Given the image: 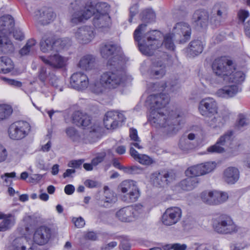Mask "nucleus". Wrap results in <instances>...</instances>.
Returning <instances> with one entry per match:
<instances>
[{
  "instance_id": "obj_1",
  "label": "nucleus",
  "mask_w": 250,
  "mask_h": 250,
  "mask_svg": "<svg viewBox=\"0 0 250 250\" xmlns=\"http://www.w3.org/2000/svg\"><path fill=\"white\" fill-rule=\"evenodd\" d=\"M169 96L165 94L149 95L146 103L150 108L148 120L152 125L156 127H163L168 137L175 135L181 129L180 125L183 123L184 118L179 111H173L167 116L163 111L166 105L169 103Z\"/></svg>"
},
{
  "instance_id": "obj_2",
  "label": "nucleus",
  "mask_w": 250,
  "mask_h": 250,
  "mask_svg": "<svg viewBox=\"0 0 250 250\" xmlns=\"http://www.w3.org/2000/svg\"><path fill=\"white\" fill-rule=\"evenodd\" d=\"M69 8L70 14V22L73 24H77L87 20L93 15V25L96 28H101L108 27L110 24V17L108 13L110 6L106 2H100L96 5V12L93 6L85 7L83 0H69Z\"/></svg>"
},
{
  "instance_id": "obj_3",
  "label": "nucleus",
  "mask_w": 250,
  "mask_h": 250,
  "mask_svg": "<svg viewBox=\"0 0 250 250\" xmlns=\"http://www.w3.org/2000/svg\"><path fill=\"white\" fill-rule=\"evenodd\" d=\"M146 24H140L134 31V38L138 42L139 50L148 56L152 55L154 51L160 47L162 42L160 41L163 37L162 33L158 30H153L146 34Z\"/></svg>"
},
{
  "instance_id": "obj_4",
  "label": "nucleus",
  "mask_w": 250,
  "mask_h": 250,
  "mask_svg": "<svg viewBox=\"0 0 250 250\" xmlns=\"http://www.w3.org/2000/svg\"><path fill=\"white\" fill-rule=\"evenodd\" d=\"M118 190L124 194L121 195L122 200L127 203L136 202L141 195V191L136 182L131 180L122 182L118 186Z\"/></svg>"
},
{
  "instance_id": "obj_5",
  "label": "nucleus",
  "mask_w": 250,
  "mask_h": 250,
  "mask_svg": "<svg viewBox=\"0 0 250 250\" xmlns=\"http://www.w3.org/2000/svg\"><path fill=\"white\" fill-rule=\"evenodd\" d=\"M213 227L216 232L222 234H232L236 233L239 229L231 217L226 214L217 217L213 222Z\"/></svg>"
},
{
  "instance_id": "obj_6",
  "label": "nucleus",
  "mask_w": 250,
  "mask_h": 250,
  "mask_svg": "<svg viewBox=\"0 0 250 250\" xmlns=\"http://www.w3.org/2000/svg\"><path fill=\"white\" fill-rule=\"evenodd\" d=\"M211 67L213 72L216 76L223 78L224 81L235 69L232 61L225 57L215 59L212 63Z\"/></svg>"
},
{
  "instance_id": "obj_7",
  "label": "nucleus",
  "mask_w": 250,
  "mask_h": 250,
  "mask_svg": "<svg viewBox=\"0 0 250 250\" xmlns=\"http://www.w3.org/2000/svg\"><path fill=\"white\" fill-rule=\"evenodd\" d=\"M31 129L30 124L25 121H20L12 124L8 129L9 138L19 140L28 135Z\"/></svg>"
},
{
  "instance_id": "obj_8",
  "label": "nucleus",
  "mask_w": 250,
  "mask_h": 250,
  "mask_svg": "<svg viewBox=\"0 0 250 250\" xmlns=\"http://www.w3.org/2000/svg\"><path fill=\"white\" fill-rule=\"evenodd\" d=\"M101 80L108 89H114L121 85L124 81L123 76L115 69L109 70L103 72Z\"/></svg>"
},
{
  "instance_id": "obj_9",
  "label": "nucleus",
  "mask_w": 250,
  "mask_h": 250,
  "mask_svg": "<svg viewBox=\"0 0 250 250\" xmlns=\"http://www.w3.org/2000/svg\"><path fill=\"white\" fill-rule=\"evenodd\" d=\"M101 56L103 58L108 59V65H114L121 57V48L120 47L108 43L103 44L100 48Z\"/></svg>"
},
{
  "instance_id": "obj_10",
  "label": "nucleus",
  "mask_w": 250,
  "mask_h": 250,
  "mask_svg": "<svg viewBox=\"0 0 250 250\" xmlns=\"http://www.w3.org/2000/svg\"><path fill=\"white\" fill-rule=\"evenodd\" d=\"M218 104L213 98L207 97L203 99L199 103L198 110L203 116L208 117L217 113Z\"/></svg>"
},
{
  "instance_id": "obj_11",
  "label": "nucleus",
  "mask_w": 250,
  "mask_h": 250,
  "mask_svg": "<svg viewBox=\"0 0 250 250\" xmlns=\"http://www.w3.org/2000/svg\"><path fill=\"white\" fill-rule=\"evenodd\" d=\"M228 197L226 193L218 191H205L201 194L202 201L209 205L220 204L226 201Z\"/></svg>"
},
{
  "instance_id": "obj_12",
  "label": "nucleus",
  "mask_w": 250,
  "mask_h": 250,
  "mask_svg": "<svg viewBox=\"0 0 250 250\" xmlns=\"http://www.w3.org/2000/svg\"><path fill=\"white\" fill-rule=\"evenodd\" d=\"M67 136L74 142H83L84 143H90L91 138L95 134L94 129L85 131L83 134H79L78 131L74 127H67L65 130Z\"/></svg>"
},
{
  "instance_id": "obj_13",
  "label": "nucleus",
  "mask_w": 250,
  "mask_h": 250,
  "mask_svg": "<svg viewBox=\"0 0 250 250\" xmlns=\"http://www.w3.org/2000/svg\"><path fill=\"white\" fill-rule=\"evenodd\" d=\"M125 118L121 113L115 111L107 112L104 119V124L107 129H116L119 125L120 123L125 121Z\"/></svg>"
},
{
  "instance_id": "obj_14",
  "label": "nucleus",
  "mask_w": 250,
  "mask_h": 250,
  "mask_svg": "<svg viewBox=\"0 0 250 250\" xmlns=\"http://www.w3.org/2000/svg\"><path fill=\"white\" fill-rule=\"evenodd\" d=\"M232 135V131H228L219 138L215 144L208 148V152L211 153H221L225 152L224 146L230 144Z\"/></svg>"
},
{
  "instance_id": "obj_15",
  "label": "nucleus",
  "mask_w": 250,
  "mask_h": 250,
  "mask_svg": "<svg viewBox=\"0 0 250 250\" xmlns=\"http://www.w3.org/2000/svg\"><path fill=\"white\" fill-rule=\"evenodd\" d=\"M182 210L179 208H169L166 209L162 216V223L166 226L174 225L180 220Z\"/></svg>"
},
{
  "instance_id": "obj_16",
  "label": "nucleus",
  "mask_w": 250,
  "mask_h": 250,
  "mask_svg": "<svg viewBox=\"0 0 250 250\" xmlns=\"http://www.w3.org/2000/svg\"><path fill=\"white\" fill-rule=\"evenodd\" d=\"M196 138V135L193 133H185L182 135L178 142V147L183 153L187 154L193 150L195 145L193 141Z\"/></svg>"
},
{
  "instance_id": "obj_17",
  "label": "nucleus",
  "mask_w": 250,
  "mask_h": 250,
  "mask_svg": "<svg viewBox=\"0 0 250 250\" xmlns=\"http://www.w3.org/2000/svg\"><path fill=\"white\" fill-rule=\"evenodd\" d=\"M41 60L46 65L56 69L62 68L66 66L67 59L59 54H55L48 57L40 56Z\"/></svg>"
},
{
  "instance_id": "obj_18",
  "label": "nucleus",
  "mask_w": 250,
  "mask_h": 250,
  "mask_svg": "<svg viewBox=\"0 0 250 250\" xmlns=\"http://www.w3.org/2000/svg\"><path fill=\"white\" fill-rule=\"evenodd\" d=\"M75 37L80 43H89L94 37L93 28L88 26L79 28L75 32Z\"/></svg>"
},
{
  "instance_id": "obj_19",
  "label": "nucleus",
  "mask_w": 250,
  "mask_h": 250,
  "mask_svg": "<svg viewBox=\"0 0 250 250\" xmlns=\"http://www.w3.org/2000/svg\"><path fill=\"white\" fill-rule=\"evenodd\" d=\"M70 83L73 88L78 90H83L88 87L89 83L86 74L83 72H76L71 76Z\"/></svg>"
},
{
  "instance_id": "obj_20",
  "label": "nucleus",
  "mask_w": 250,
  "mask_h": 250,
  "mask_svg": "<svg viewBox=\"0 0 250 250\" xmlns=\"http://www.w3.org/2000/svg\"><path fill=\"white\" fill-rule=\"evenodd\" d=\"M174 178V175L172 171H162L155 172L151 176V179L156 186L163 187L167 184Z\"/></svg>"
},
{
  "instance_id": "obj_21",
  "label": "nucleus",
  "mask_w": 250,
  "mask_h": 250,
  "mask_svg": "<svg viewBox=\"0 0 250 250\" xmlns=\"http://www.w3.org/2000/svg\"><path fill=\"white\" fill-rule=\"evenodd\" d=\"M173 33L182 38L179 40L180 43H184L189 40L191 36V28L189 25L185 22L177 23L173 29Z\"/></svg>"
},
{
  "instance_id": "obj_22",
  "label": "nucleus",
  "mask_w": 250,
  "mask_h": 250,
  "mask_svg": "<svg viewBox=\"0 0 250 250\" xmlns=\"http://www.w3.org/2000/svg\"><path fill=\"white\" fill-rule=\"evenodd\" d=\"M51 235L50 229L47 227L42 226L38 228L35 231L33 241L38 245H43L48 242Z\"/></svg>"
},
{
  "instance_id": "obj_23",
  "label": "nucleus",
  "mask_w": 250,
  "mask_h": 250,
  "mask_svg": "<svg viewBox=\"0 0 250 250\" xmlns=\"http://www.w3.org/2000/svg\"><path fill=\"white\" fill-rule=\"evenodd\" d=\"M64 41L62 39H58L56 41L51 36H44L40 42L41 50L44 53L48 52L52 50L57 44H60L62 47L65 46L63 42Z\"/></svg>"
},
{
  "instance_id": "obj_24",
  "label": "nucleus",
  "mask_w": 250,
  "mask_h": 250,
  "mask_svg": "<svg viewBox=\"0 0 250 250\" xmlns=\"http://www.w3.org/2000/svg\"><path fill=\"white\" fill-rule=\"evenodd\" d=\"M72 122L78 126H82L84 128L89 127L91 125V118L86 113L81 111L74 112L71 116Z\"/></svg>"
},
{
  "instance_id": "obj_25",
  "label": "nucleus",
  "mask_w": 250,
  "mask_h": 250,
  "mask_svg": "<svg viewBox=\"0 0 250 250\" xmlns=\"http://www.w3.org/2000/svg\"><path fill=\"white\" fill-rule=\"evenodd\" d=\"M240 91L241 89L236 84L227 85L218 89L215 95L220 98L229 99L233 97Z\"/></svg>"
},
{
  "instance_id": "obj_26",
  "label": "nucleus",
  "mask_w": 250,
  "mask_h": 250,
  "mask_svg": "<svg viewBox=\"0 0 250 250\" xmlns=\"http://www.w3.org/2000/svg\"><path fill=\"white\" fill-rule=\"evenodd\" d=\"M133 209L131 207L127 206L119 209L116 212V217L123 222H130L134 221Z\"/></svg>"
},
{
  "instance_id": "obj_27",
  "label": "nucleus",
  "mask_w": 250,
  "mask_h": 250,
  "mask_svg": "<svg viewBox=\"0 0 250 250\" xmlns=\"http://www.w3.org/2000/svg\"><path fill=\"white\" fill-rule=\"evenodd\" d=\"M40 15L38 18L39 21L42 24H47L53 21L56 15L52 9L50 8L44 7L38 12Z\"/></svg>"
},
{
  "instance_id": "obj_28",
  "label": "nucleus",
  "mask_w": 250,
  "mask_h": 250,
  "mask_svg": "<svg viewBox=\"0 0 250 250\" xmlns=\"http://www.w3.org/2000/svg\"><path fill=\"white\" fill-rule=\"evenodd\" d=\"M208 20V14L205 10H196L193 15L192 21L202 27L205 26Z\"/></svg>"
},
{
  "instance_id": "obj_29",
  "label": "nucleus",
  "mask_w": 250,
  "mask_h": 250,
  "mask_svg": "<svg viewBox=\"0 0 250 250\" xmlns=\"http://www.w3.org/2000/svg\"><path fill=\"white\" fill-rule=\"evenodd\" d=\"M14 223V217L12 214H5L0 212V231H5L9 229Z\"/></svg>"
},
{
  "instance_id": "obj_30",
  "label": "nucleus",
  "mask_w": 250,
  "mask_h": 250,
  "mask_svg": "<svg viewBox=\"0 0 250 250\" xmlns=\"http://www.w3.org/2000/svg\"><path fill=\"white\" fill-rule=\"evenodd\" d=\"M239 178V171L234 167H229L224 172V178L228 184H234L238 181Z\"/></svg>"
},
{
  "instance_id": "obj_31",
  "label": "nucleus",
  "mask_w": 250,
  "mask_h": 250,
  "mask_svg": "<svg viewBox=\"0 0 250 250\" xmlns=\"http://www.w3.org/2000/svg\"><path fill=\"white\" fill-rule=\"evenodd\" d=\"M95 58L91 55H85L80 60L78 66L82 69L89 70L94 66Z\"/></svg>"
},
{
  "instance_id": "obj_32",
  "label": "nucleus",
  "mask_w": 250,
  "mask_h": 250,
  "mask_svg": "<svg viewBox=\"0 0 250 250\" xmlns=\"http://www.w3.org/2000/svg\"><path fill=\"white\" fill-rule=\"evenodd\" d=\"M203 44L199 40L191 42L187 49V51L191 57H194L201 53L203 50Z\"/></svg>"
},
{
  "instance_id": "obj_33",
  "label": "nucleus",
  "mask_w": 250,
  "mask_h": 250,
  "mask_svg": "<svg viewBox=\"0 0 250 250\" xmlns=\"http://www.w3.org/2000/svg\"><path fill=\"white\" fill-rule=\"evenodd\" d=\"M90 91L97 95H100L104 93L107 88V86L104 84V82L99 79L95 80L89 84Z\"/></svg>"
},
{
  "instance_id": "obj_34",
  "label": "nucleus",
  "mask_w": 250,
  "mask_h": 250,
  "mask_svg": "<svg viewBox=\"0 0 250 250\" xmlns=\"http://www.w3.org/2000/svg\"><path fill=\"white\" fill-rule=\"evenodd\" d=\"M199 183L198 178L188 177L180 183L181 188L184 190H191L196 187Z\"/></svg>"
},
{
  "instance_id": "obj_35",
  "label": "nucleus",
  "mask_w": 250,
  "mask_h": 250,
  "mask_svg": "<svg viewBox=\"0 0 250 250\" xmlns=\"http://www.w3.org/2000/svg\"><path fill=\"white\" fill-rule=\"evenodd\" d=\"M15 25V22L13 18L9 15L2 16L0 18V26L3 27L2 30L8 32H11V30Z\"/></svg>"
},
{
  "instance_id": "obj_36",
  "label": "nucleus",
  "mask_w": 250,
  "mask_h": 250,
  "mask_svg": "<svg viewBox=\"0 0 250 250\" xmlns=\"http://www.w3.org/2000/svg\"><path fill=\"white\" fill-rule=\"evenodd\" d=\"M14 68V64L11 60L7 57L0 58V72L6 74L11 72Z\"/></svg>"
},
{
  "instance_id": "obj_37",
  "label": "nucleus",
  "mask_w": 250,
  "mask_h": 250,
  "mask_svg": "<svg viewBox=\"0 0 250 250\" xmlns=\"http://www.w3.org/2000/svg\"><path fill=\"white\" fill-rule=\"evenodd\" d=\"M14 47L11 41L6 37L0 36V51L4 53L14 51Z\"/></svg>"
},
{
  "instance_id": "obj_38",
  "label": "nucleus",
  "mask_w": 250,
  "mask_h": 250,
  "mask_svg": "<svg viewBox=\"0 0 250 250\" xmlns=\"http://www.w3.org/2000/svg\"><path fill=\"white\" fill-rule=\"evenodd\" d=\"M245 78L244 73L240 71H236L235 68V69L232 71L230 76L225 81L229 83H239L244 82Z\"/></svg>"
},
{
  "instance_id": "obj_39",
  "label": "nucleus",
  "mask_w": 250,
  "mask_h": 250,
  "mask_svg": "<svg viewBox=\"0 0 250 250\" xmlns=\"http://www.w3.org/2000/svg\"><path fill=\"white\" fill-rule=\"evenodd\" d=\"M165 72V66L163 64H154L150 71V75L153 78L157 79L163 77Z\"/></svg>"
},
{
  "instance_id": "obj_40",
  "label": "nucleus",
  "mask_w": 250,
  "mask_h": 250,
  "mask_svg": "<svg viewBox=\"0 0 250 250\" xmlns=\"http://www.w3.org/2000/svg\"><path fill=\"white\" fill-rule=\"evenodd\" d=\"M186 174L190 177L197 178L203 175V170H202L200 164H199L188 167L186 171Z\"/></svg>"
},
{
  "instance_id": "obj_41",
  "label": "nucleus",
  "mask_w": 250,
  "mask_h": 250,
  "mask_svg": "<svg viewBox=\"0 0 250 250\" xmlns=\"http://www.w3.org/2000/svg\"><path fill=\"white\" fill-rule=\"evenodd\" d=\"M129 137L132 141H134V142L131 143V146H133L138 149L143 148V146L140 144L141 141L138 136V132L136 129L130 128Z\"/></svg>"
},
{
  "instance_id": "obj_42",
  "label": "nucleus",
  "mask_w": 250,
  "mask_h": 250,
  "mask_svg": "<svg viewBox=\"0 0 250 250\" xmlns=\"http://www.w3.org/2000/svg\"><path fill=\"white\" fill-rule=\"evenodd\" d=\"M225 123V120L224 117L221 116H217L208 121V124L210 127L216 128L222 127Z\"/></svg>"
},
{
  "instance_id": "obj_43",
  "label": "nucleus",
  "mask_w": 250,
  "mask_h": 250,
  "mask_svg": "<svg viewBox=\"0 0 250 250\" xmlns=\"http://www.w3.org/2000/svg\"><path fill=\"white\" fill-rule=\"evenodd\" d=\"M12 107L7 104H0V121L8 118L12 114Z\"/></svg>"
},
{
  "instance_id": "obj_44",
  "label": "nucleus",
  "mask_w": 250,
  "mask_h": 250,
  "mask_svg": "<svg viewBox=\"0 0 250 250\" xmlns=\"http://www.w3.org/2000/svg\"><path fill=\"white\" fill-rule=\"evenodd\" d=\"M174 33L167 34L164 37L163 44L166 48L170 50H174L175 45L173 42V38L176 39L177 37Z\"/></svg>"
},
{
  "instance_id": "obj_45",
  "label": "nucleus",
  "mask_w": 250,
  "mask_h": 250,
  "mask_svg": "<svg viewBox=\"0 0 250 250\" xmlns=\"http://www.w3.org/2000/svg\"><path fill=\"white\" fill-rule=\"evenodd\" d=\"M36 44V41L34 39H31L29 40L26 45L20 50L21 55L22 56L27 55L31 50L33 49V47Z\"/></svg>"
},
{
  "instance_id": "obj_46",
  "label": "nucleus",
  "mask_w": 250,
  "mask_h": 250,
  "mask_svg": "<svg viewBox=\"0 0 250 250\" xmlns=\"http://www.w3.org/2000/svg\"><path fill=\"white\" fill-rule=\"evenodd\" d=\"M200 166L203 170V175H205L213 171L216 167V164L214 162H208L200 164Z\"/></svg>"
},
{
  "instance_id": "obj_47",
  "label": "nucleus",
  "mask_w": 250,
  "mask_h": 250,
  "mask_svg": "<svg viewBox=\"0 0 250 250\" xmlns=\"http://www.w3.org/2000/svg\"><path fill=\"white\" fill-rule=\"evenodd\" d=\"M142 20L146 22H151L155 18L154 11L151 9H146L142 12Z\"/></svg>"
},
{
  "instance_id": "obj_48",
  "label": "nucleus",
  "mask_w": 250,
  "mask_h": 250,
  "mask_svg": "<svg viewBox=\"0 0 250 250\" xmlns=\"http://www.w3.org/2000/svg\"><path fill=\"white\" fill-rule=\"evenodd\" d=\"M104 203L107 204H112L115 203L117 198L112 191L104 192Z\"/></svg>"
},
{
  "instance_id": "obj_49",
  "label": "nucleus",
  "mask_w": 250,
  "mask_h": 250,
  "mask_svg": "<svg viewBox=\"0 0 250 250\" xmlns=\"http://www.w3.org/2000/svg\"><path fill=\"white\" fill-rule=\"evenodd\" d=\"M137 161L141 164L146 166L150 165L154 162L151 157L145 154L140 156Z\"/></svg>"
},
{
  "instance_id": "obj_50",
  "label": "nucleus",
  "mask_w": 250,
  "mask_h": 250,
  "mask_svg": "<svg viewBox=\"0 0 250 250\" xmlns=\"http://www.w3.org/2000/svg\"><path fill=\"white\" fill-rule=\"evenodd\" d=\"M170 84V83L169 82H162L160 83H153L151 90L159 91H163L167 87H168Z\"/></svg>"
},
{
  "instance_id": "obj_51",
  "label": "nucleus",
  "mask_w": 250,
  "mask_h": 250,
  "mask_svg": "<svg viewBox=\"0 0 250 250\" xmlns=\"http://www.w3.org/2000/svg\"><path fill=\"white\" fill-rule=\"evenodd\" d=\"M133 209V215H134V219L137 218L139 214L143 213L144 211V208L142 205L140 204H135L134 206H130Z\"/></svg>"
},
{
  "instance_id": "obj_52",
  "label": "nucleus",
  "mask_w": 250,
  "mask_h": 250,
  "mask_svg": "<svg viewBox=\"0 0 250 250\" xmlns=\"http://www.w3.org/2000/svg\"><path fill=\"white\" fill-rule=\"evenodd\" d=\"M16 173L12 172L11 173H5L0 176L1 179H3L5 184L7 186L11 185L12 181L9 179V178H14L16 177Z\"/></svg>"
},
{
  "instance_id": "obj_53",
  "label": "nucleus",
  "mask_w": 250,
  "mask_h": 250,
  "mask_svg": "<svg viewBox=\"0 0 250 250\" xmlns=\"http://www.w3.org/2000/svg\"><path fill=\"white\" fill-rule=\"evenodd\" d=\"M105 157V154L102 153L98 155L95 158H93L92 161V165L95 167L97 166L99 164L103 162Z\"/></svg>"
},
{
  "instance_id": "obj_54",
  "label": "nucleus",
  "mask_w": 250,
  "mask_h": 250,
  "mask_svg": "<svg viewBox=\"0 0 250 250\" xmlns=\"http://www.w3.org/2000/svg\"><path fill=\"white\" fill-rule=\"evenodd\" d=\"M7 157V152L5 147L0 144V163L4 162Z\"/></svg>"
},
{
  "instance_id": "obj_55",
  "label": "nucleus",
  "mask_w": 250,
  "mask_h": 250,
  "mask_svg": "<svg viewBox=\"0 0 250 250\" xmlns=\"http://www.w3.org/2000/svg\"><path fill=\"white\" fill-rule=\"evenodd\" d=\"M72 221L75 226L77 228H81L85 225V221L81 217L79 218H73Z\"/></svg>"
},
{
  "instance_id": "obj_56",
  "label": "nucleus",
  "mask_w": 250,
  "mask_h": 250,
  "mask_svg": "<svg viewBox=\"0 0 250 250\" xmlns=\"http://www.w3.org/2000/svg\"><path fill=\"white\" fill-rule=\"evenodd\" d=\"M237 15L239 21L243 23L244 22L245 20L249 17V13L247 11L241 10L238 12Z\"/></svg>"
},
{
  "instance_id": "obj_57",
  "label": "nucleus",
  "mask_w": 250,
  "mask_h": 250,
  "mask_svg": "<svg viewBox=\"0 0 250 250\" xmlns=\"http://www.w3.org/2000/svg\"><path fill=\"white\" fill-rule=\"evenodd\" d=\"M39 78L42 82H44L47 78L46 69L44 67L40 68L39 72Z\"/></svg>"
},
{
  "instance_id": "obj_58",
  "label": "nucleus",
  "mask_w": 250,
  "mask_h": 250,
  "mask_svg": "<svg viewBox=\"0 0 250 250\" xmlns=\"http://www.w3.org/2000/svg\"><path fill=\"white\" fill-rule=\"evenodd\" d=\"M139 6L138 4H134L130 8V18L129 21L132 22L133 17L138 12Z\"/></svg>"
},
{
  "instance_id": "obj_59",
  "label": "nucleus",
  "mask_w": 250,
  "mask_h": 250,
  "mask_svg": "<svg viewBox=\"0 0 250 250\" xmlns=\"http://www.w3.org/2000/svg\"><path fill=\"white\" fill-rule=\"evenodd\" d=\"M248 123L246 122V119L243 115H240L239 120L237 124V127L240 129L242 127L247 125Z\"/></svg>"
},
{
  "instance_id": "obj_60",
  "label": "nucleus",
  "mask_w": 250,
  "mask_h": 250,
  "mask_svg": "<svg viewBox=\"0 0 250 250\" xmlns=\"http://www.w3.org/2000/svg\"><path fill=\"white\" fill-rule=\"evenodd\" d=\"M14 38L17 40L22 41L24 38L22 32L20 29H16L13 32Z\"/></svg>"
},
{
  "instance_id": "obj_61",
  "label": "nucleus",
  "mask_w": 250,
  "mask_h": 250,
  "mask_svg": "<svg viewBox=\"0 0 250 250\" xmlns=\"http://www.w3.org/2000/svg\"><path fill=\"white\" fill-rule=\"evenodd\" d=\"M97 234L93 231H89L84 234V238L87 240L95 241L97 239Z\"/></svg>"
},
{
  "instance_id": "obj_62",
  "label": "nucleus",
  "mask_w": 250,
  "mask_h": 250,
  "mask_svg": "<svg viewBox=\"0 0 250 250\" xmlns=\"http://www.w3.org/2000/svg\"><path fill=\"white\" fill-rule=\"evenodd\" d=\"M83 162H84L83 159H80V160H78L72 161L69 163L68 166L70 167L78 168L82 165V164Z\"/></svg>"
},
{
  "instance_id": "obj_63",
  "label": "nucleus",
  "mask_w": 250,
  "mask_h": 250,
  "mask_svg": "<svg viewBox=\"0 0 250 250\" xmlns=\"http://www.w3.org/2000/svg\"><path fill=\"white\" fill-rule=\"evenodd\" d=\"M187 248V246L186 244H181L179 243L173 244L170 247V248L173 250H185Z\"/></svg>"
},
{
  "instance_id": "obj_64",
  "label": "nucleus",
  "mask_w": 250,
  "mask_h": 250,
  "mask_svg": "<svg viewBox=\"0 0 250 250\" xmlns=\"http://www.w3.org/2000/svg\"><path fill=\"white\" fill-rule=\"evenodd\" d=\"M43 176L41 174H35L32 175L29 177L30 182L31 183H37L39 182L42 178Z\"/></svg>"
}]
</instances>
